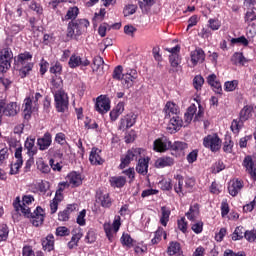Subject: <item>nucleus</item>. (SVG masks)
Segmentation results:
<instances>
[{
	"label": "nucleus",
	"mask_w": 256,
	"mask_h": 256,
	"mask_svg": "<svg viewBox=\"0 0 256 256\" xmlns=\"http://www.w3.org/2000/svg\"><path fill=\"white\" fill-rule=\"evenodd\" d=\"M153 149L157 153H165L171 149V141L165 136L158 138L153 143Z\"/></svg>",
	"instance_id": "nucleus-12"
},
{
	"label": "nucleus",
	"mask_w": 256,
	"mask_h": 256,
	"mask_svg": "<svg viewBox=\"0 0 256 256\" xmlns=\"http://www.w3.org/2000/svg\"><path fill=\"white\" fill-rule=\"evenodd\" d=\"M36 185H37L38 190L40 191V193H47V190L50 187V184H49L48 181H41Z\"/></svg>",
	"instance_id": "nucleus-62"
},
{
	"label": "nucleus",
	"mask_w": 256,
	"mask_h": 256,
	"mask_svg": "<svg viewBox=\"0 0 256 256\" xmlns=\"http://www.w3.org/2000/svg\"><path fill=\"white\" fill-rule=\"evenodd\" d=\"M208 23L212 31H219V29H221V22L219 19H209Z\"/></svg>",
	"instance_id": "nucleus-56"
},
{
	"label": "nucleus",
	"mask_w": 256,
	"mask_h": 256,
	"mask_svg": "<svg viewBox=\"0 0 256 256\" xmlns=\"http://www.w3.org/2000/svg\"><path fill=\"white\" fill-rule=\"evenodd\" d=\"M96 199H97L98 203H101V206L105 207L106 209H109V207H111V205L113 203L111 201V197H109L108 193L104 194L102 192H99L96 195Z\"/></svg>",
	"instance_id": "nucleus-24"
},
{
	"label": "nucleus",
	"mask_w": 256,
	"mask_h": 256,
	"mask_svg": "<svg viewBox=\"0 0 256 256\" xmlns=\"http://www.w3.org/2000/svg\"><path fill=\"white\" fill-rule=\"evenodd\" d=\"M89 161L91 165H103L104 160L101 158V150L99 148H92Z\"/></svg>",
	"instance_id": "nucleus-19"
},
{
	"label": "nucleus",
	"mask_w": 256,
	"mask_h": 256,
	"mask_svg": "<svg viewBox=\"0 0 256 256\" xmlns=\"http://www.w3.org/2000/svg\"><path fill=\"white\" fill-rule=\"evenodd\" d=\"M54 99L56 103V109L59 113H65L69 109V96L63 90L55 91Z\"/></svg>",
	"instance_id": "nucleus-3"
},
{
	"label": "nucleus",
	"mask_w": 256,
	"mask_h": 256,
	"mask_svg": "<svg viewBox=\"0 0 256 256\" xmlns=\"http://www.w3.org/2000/svg\"><path fill=\"white\" fill-rule=\"evenodd\" d=\"M20 108L17 102H10L5 104V102H0V119L5 115L6 117H15L19 113Z\"/></svg>",
	"instance_id": "nucleus-5"
},
{
	"label": "nucleus",
	"mask_w": 256,
	"mask_h": 256,
	"mask_svg": "<svg viewBox=\"0 0 256 256\" xmlns=\"http://www.w3.org/2000/svg\"><path fill=\"white\" fill-rule=\"evenodd\" d=\"M8 237L9 228L5 224L0 225V241H7Z\"/></svg>",
	"instance_id": "nucleus-50"
},
{
	"label": "nucleus",
	"mask_w": 256,
	"mask_h": 256,
	"mask_svg": "<svg viewBox=\"0 0 256 256\" xmlns=\"http://www.w3.org/2000/svg\"><path fill=\"white\" fill-rule=\"evenodd\" d=\"M221 138L217 134H210L204 137L203 145L206 149H210L213 153L221 149Z\"/></svg>",
	"instance_id": "nucleus-4"
},
{
	"label": "nucleus",
	"mask_w": 256,
	"mask_h": 256,
	"mask_svg": "<svg viewBox=\"0 0 256 256\" xmlns=\"http://www.w3.org/2000/svg\"><path fill=\"white\" fill-rule=\"evenodd\" d=\"M33 55L29 52H24L19 54L16 59L15 63L20 71V77H25L29 75V72L33 69Z\"/></svg>",
	"instance_id": "nucleus-1"
},
{
	"label": "nucleus",
	"mask_w": 256,
	"mask_h": 256,
	"mask_svg": "<svg viewBox=\"0 0 256 256\" xmlns=\"http://www.w3.org/2000/svg\"><path fill=\"white\" fill-rule=\"evenodd\" d=\"M133 81H135V80L132 79L127 72L125 74H123L122 83H123L124 87H126V89L133 87Z\"/></svg>",
	"instance_id": "nucleus-47"
},
{
	"label": "nucleus",
	"mask_w": 256,
	"mask_h": 256,
	"mask_svg": "<svg viewBox=\"0 0 256 256\" xmlns=\"http://www.w3.org/2000/svg\"><path fill=\"white\" fill-rule=\"evenodd\" d=\"M72 238L70 241L74 242L76 245L81 240V237H83V233L79 229L73 230L72 232Z\"/></svg>",
	"instance_id": "nucleus-60"
},
{
	"label": "nucleus",
	"mask_w": 256,
	"mask_h": 256,
	"mask_svg": "<svg viewBox=\"0 0 256 256\" xmlns=\"http://www.w3.org/2000/svg\"><path fill=\"white\" fill-rule=\"evenodd\" d=\"M29 218L34 227H39V225H43V221L45 220V211L43 208L37 207L36 210L30 214Z\"/></svg>",
	"instance_id": "nucleus-15"
},
{
	"label": "nucleus",
	"mask_w": 256,
	"mask_h": 256,
	"mask_svg": "<svg viewBox=\"0 0 256 256\" xmlns=\"http://www.w3.org/2000/svg\"><path fill=\"white\" fill-rule=\"evenodd\" d=\"M66 180L69 181L71 187H79L83 180L81 179V174L77 172H71L67 175Z\"/></svg>",
	"instance_id": "nucleus-26"
},
{
	"label": "nucleus",
	"mask_w": 256,
	"mask_h": 256,
	"mask_svg": "<svg viewBox=\"0 0 256 256\" xmlns=\"http://www.w3.org/2000/svg\"><path fill=\"white\" fill-rule=\"evenodd\" d=\"M183 127V120L181 119V117L179 116H173L168 124V131L169 133H177V131H179V129H181Z\"/></svg>",
	"instance_id": "nucleus-18"
},
{
	"label": "nucleus",
	"mask_w": 256,
	"mask_h": 256,
	"mask_svg": "<svg viewBox=\"0 0 256 256\" xmlns=\"http://www.w3.org/2000/svg\"><path fill=\"white\" fill-rule=\"evenodd\" d=\"M191 67H197L201 63H205V51L201 48H196L190 52Z\"/></svg>",
	"instance_id": "nucleus-13"
},
{
	"label": "nucleus",
	"mask_w": 256,
	"mask_h": 256,
	"mask_svg": "<svg viewBox=\"0 0 256 256\" xmlns=\"http://www.w3.org/2000/svg\"><path fill=\"white\" fill-rule=\"evenodd\" d=\"M79 35H81V30L79 29V26H77V23L75 21L69 22L67 28V37L73 39V37H79Z\"/></svg>",
	"instance_id": "nucleus-25"
},
{
	"label": "nucleus",
	"mask_w": 256,
	"mask_h": 256,
	"mask_svg": "<svg viewBox=\"0 0 256 256\" xmlns=\"http://www.w3.org/2000/svg\"><path fill=\"white\" fill-rule=\"evenodd\" d=\"M243 165L246 171H248V173L251 175L252 179L256 181V160L253 161L251 156H246L243 161Z\"/></svg>",
	"instance_id": "nucleus-16"
},
{
	"label": "nucleus",
	"mask_w": 256,
	"mask_h": 256,
	"mask_svg": "<svg viewBox=\"0 0 256 256\" xmlns=\"http://www.w3.org/2000/svg\"><path fill=\"white\" fill-rule=\"evenodd\" d=\"M95 107L98 113L105 115V113L111 110V100L109 97L101 95L96 99Z\"/></svg>",
	"instance_id": "nucleus-10"
},
{
	"label": "nucleus",
	"mask_w": 256,
	"mask_h": 256,
	"mask_svg": "<svg viewBox=\"0 0 256 256\" xmlns=\"http://www.w3.org/2000/svg\"><path fill=\"white\" fill-rule=\"evenodd\" d=\"M24 119H29L31 117V113H33V109H36L33 100H31V97L25 98L24 100Z\"/></svg>",
	"instance_id": "nucleus-29"
},
{
	"label": "nucleus",
	"mask_w": 256,
	"mask_h": 256,
	"mask_svg": "<svg viewBox=\"0 0 256 256\" xmlns=\"http://www.w3.org/2000/svg\"><path fill=\"white\" fill-rule=\"evenodd\" d=\"M77 15H79V8L77 7H71L68 9L64 19L65 21H73L75 19H77Z\"/></svg>",
	"instance_id": "nucleus-41"
},
{
	"label": "nucleus",
	"mask_w": 256,
	"mask_h": 256,
	"mask_svg": "<svg viewBox=\"0 0 256 256\" xmlns=\"http://www.w3.org/2000/svg\"><path fill=\"white\" fill-rule=\"evenodd\" d=\"M243 121H241V118H239V120H233L231 123V131H233V133H239V131H241V129H243Z\"/></svg>",
	"instance_id": "nucleus-46"
},
{
	"label": "nucleus",
	"mask_w": 256,
	"mask_h": 256,
	"mask_svg": "<svg viewBox=\"0 0 256 256\" xmlns=\"http://www.w3.org/2000/svg\"><path fill=\"white\" fill-rule=\"evenodd\" d=\"M238 85H239V82H237V80L228 81V82H225L224 89L225 91H228V92L235 91Z\"/></svg>",
	"instance_id": "nucleus-51"
},
{
	"label": "nucleus",
	"mask_w": 256,
	"mask_h": 256,
	"mask_svg": "<svg viewBox=\"0 0 256 256\" xmlns=\"http://www.w3.org/2000/svg\"><path fill=\"white\" fill-rule=\"evenodd\" d=\"M231 61L232 63H234V65H245V63H247V59L245 58V56H243V53L241 52L234 53Z\"/></svg>",
	"instance_id": "nucleus-40"
},
{
	"label": "nucleus",
	"mask_w": 256,
	"mask_h": 256,
	"mask_svg": "<svg viewBox=\"0 0 256 256\" xmlns=\"http://www.w3.org/2000/svg\"><path fill=\"white\" fill-rule=\"evenodd\" d=\"M169 63L171 65L169 73H179L181 71V56L179 54H171L169 56Z\"/></svg>",
	"instance_id": "nucleus-17"
},
{
	"label": "nucleus",
	"mask_w": 256,
	"mask_h": 256,
	"mask_svg": "<svg viewBox=\"0 0 256 256\" xmlns=\"http://www.w3.org/2000/svg\"><path fill=\"white\" fill-rule=\"evenodd\" d=\"M253 117V106L246 105L240 111L239 119L245 123V121H249Z\"/></svg>",
	"instance_id": "nucleus-33"
},
{
	"label": "nucleus",
	"mask_w": 256,
	"mask_h": 256,
	"mask_svg": "<svg viewBox=\"0 0 256 256\" xmlns=\"http://www.w3.org/2000/svg\"><path fill=\"white\" fill-rule=\"evenodd\" d=\"M111 187H125V184L127 183V179L124 176H113L109 179Z\"/></svg>",
	"instance_id": "nucleus-35"
},
{
	"label": "nucleus",
	"mask_w": 256,
	"mask_h": 256,
	"mask_svg": "<svg viewBox=\"0 0 256 256\" xmlns=\"http://www.w3.org/2000/svg\"><path fill=\"white\" fill-rule=\"evenodd\" d=\"M186 217L189 221H197V219H199V204L190 206L189 211L186 213Z\"/></svg>",
	"instance_id": "nucleus-34"
},
{
	"label": "nucleus",
	"mask_w": 256,
	"mask_h": 256,
	"mask_svg": "<svg viewBox=\"0 0 256 256\" xmlns=\"http://www.w3.org/2000/svg\"><path fill=\"white\" fill-rule=\"evenodd\" d=\"M207 83L212 86L215 93H221V91H222L221 82L217 81V75L210 74L207 77Z\"/></svg>",
	"instance_id": "nucleus-31"
},
{
	"label": "nucleus",
	"mask_w": 256,
	"mask_h": 256,
	"mask_svg": "<svg viewBox=\"0 0 256 256\" xmlns=\"http://www.w3.org/2000/svg\"><path fill=\"white\" fill-rule=\"evenodd\" d=\"M244 237L249 243L256 242V230L246 231Z\"/></svg>",
	"instance_id": "nucleus-58"
},
{
	"label": "nucleus",
	"mask_w": 256,
	"mask_h": 256,
	"mask_svg": "<svg viewBox=\"0 0 256 256\" xmlns=\"http://www.w3.org/2000/svg\"><path fill=\"white\" fill-rule=\"evenodd\" d=\"M113 78L118 81L123 79V66H117L113 71Z\"/></svg>",
	"instance_id": "nucleus-61"
},
{
	"label": "nucleus",
	"mask_w": 256,
	"mask_h": 256,
	"mask_svg": "<svg viewBox=\"0 0 256 256\" xmlns=\"http://www.w3.org/2000/svg\"><path fill=\"white\" fill-rule=\"evenodd\" d=\"M135 123H137V115L130 112L120 119L119 129L120 131H126V129H131Z\"/></svg>",
	"instance_id": "nucleus-11"
},
{
	"label": "nucleus",
	"mask_w": 256,
	"mask_h": 256,
	"mask_svg": "<svg viewBox=\"0 0 256 256\" xmlns=\"http://www.w3.org/2000/svg\"><path fill=\"white\" fill-rule=\"evenodd\" d=\"M243 235H245V233L243 232V227H237L235 229L234 233L232 234V240L239 241V240H241Z\"/></svg>",
	"instance_id": "nucleus-55"
},
{
	"label": "nucleus",
	"mask_w": 256,
	"mask_h": 256,
	"mask_svg": "<svg viewBox=\"0 0 256 256\" xmlns=\"http://www.w3.org/2000/svg\"><path fill=\"white\" fill-rule=\"evenodd\" d=\"M221 215L222 217L229 215V203H227V200H223L221 203Z\"/></svg>",
	"instance_id": "nucleus-64"
},
{
	"label": "nucleus",
	"mask_w": 256,
	"mask_h": 256,
	"mask_svg": "<svg viewBox=\"0 0 256 256\" xmlns=\"http://www.w3.org/2000/svg\"><path fill=\"white\" fill-rule=\"evenodd\" d=\"M203 83H205V79L201 75H197L193 79V86L196 91H201L203 87Z\"/></svg>",
	"instance_id": "nucleus-43"
},
{
	"label": "nucleus",
	"mask_w": 256,
	"mask_h": 256,
	"mask_svg": "<svg viewBox=\"0 0 256 256\" xmlns=\"http://www.w3.org/2000/svg\"><path fill=\"white\" fill-rule=\"evenodd\" d=\"M171 216V210L169 208L163 206L161 208V218L160 223L163 227H167V223H169V217Z\"/></svg>",
	"instance_id": "nucleus-38"
},
{
	"label": "nucleus",
	"mask_w": 256,
	"mask_h": 256,
	"mask_svg": "<svg viewBox=\"0 0 256 256\" xmlns=\"http://www.w3.org/2000/svg\"><path fill=\"white\" fill-rule=\"evenodd\" d=\"M143 150L141 148H132L127 151L125 157L121 158L120 169H125L131 161H135L141 157Z\"/></svg>",
	"instance_id": "nucleus-7"
},
{
	"label": "nucleus",
	"mask_w": 256,
	"mask_h": 256,
	"mask_svg": "<svg viewBox=\"0 0 256 256\" xmlns=\"http://www.w3.org/2000/svg\"><path fill=\"white\" fill-rule=\"evenodd\" d=\"M168 254L183 256V252L181 251V244L178 242H171L168 247Z\"/></svg>",
	"instance_id": "nucleus-37"
},
{
	"label": "nucleus",
	"mask_w": 256,
	"mask_h": 256,
	"mask_svg": "<svg viewBox=\"0 0 256 256\" xmlns=\"http://www.w3.org/2000/svg\"><path fill=\"white\" fill-rule=\"evenodd\" d=\"M51 134L50 133H45L42 138H39L37 140V145L40 149V151H46V149H49L51 147Z\"/></svg>",
	"instance_id": "nucleus-21"
},
{
	"label": "nucleus",
	"mask_w": 256,
	"mask_h": 256,
	"mask_svg": "<svg viewBox=\"0 0 256 256\" xmlns=\"http://www.w3.org/2000/svg\"><path fill=\"white\" fill-rule=\"evenodd\" d=\"M136 11H137V6L133 5V4H129V5L125 6V8L123 10V14L125 17H129V15L135 14Z\"/></svg>",
	"instance_id": "nucleus-52"
},
{
	"label": "nucleus",
	"mask_w": 256,
	"mask_h": 256,
	"mask_svg": "<svg viewBox=\"0 0 256 256\" xmlns=\"http://www.w3.org/2000/svg\"><path fill=\"white\" fill-rule=\"evenodd\" d=\"M78 26V29L83 33L87 27H89V21L87 19H80L78 21H74Z\"/></svg>",
	"instance_id": "nucleus-57"
},
{
	"label": "nucleus",
	"mask_w": 256,
	"mask_h": 256,
	"mask_svg": "<svg viewBox=\"0 0 256 256\" xmlns=\"http://www.w3.org/2000/svg\"><path fill=\"white\" fill-rule=\"evenodd\" d=\"M13 205L16 211H20V213H23V215H25V217H31V209L29 208V205L21 203V201H19V198H16Z\"/></svg>",
	"instance_id": "nucleus-22"
},
{
	"label": "nucleus",
	"mask_w": 256,
	"mask_h": 256,
	"mask_svg": "<svg viewBox=\"0 0 256 256\" xmlns=\"http://www.w3.org/2000/svg\"><path fill=\"white\" fill-rule=\"evenodd\" d=\"M195 113H197V106L195 104H191L187 109L186 113L184 114V121L186 125H189V123L193 121Z\"/></svg>",
	"instance_id": "nucleus-36"
},
{
	"label": "nucleus",
	"mask_w": 256,
	"mask_h": 256,
	"mask_svg": "<svg viewBox=\"0 0 256 256\" xmlns=\"http://www.w3.org/2000/svg\"><path fill=\"white\" fill-rule=\"evenodd\" d=\"M230 43H232V45L240 44V45H244V47H247V45H249V40H247L245 36H241L238 38H232L230 40Z\"/></svg>",
	"instance_id": "nucleus-48"
},
{
	"label": "nucleus",
	"mask_w": 256,
	"mask_h": 256,
	"mask_svg": "<svg viewBox=\"0 0 256 256\" xmlns=\"http://www.w3.org/2000/svg\"><path fill=\"white\" fill-rule=\"evenodd\" d=\"M120 241L125 247H133V238L129 234L122 235Z\"/></svg>",
	"instance_id": "nucleus-49"
},
{
	"label": "nucleus",
	"mask_w": 256,
	"mask_h": 256,
	"mask_svg": "<svg viewBox=\"0 0 256 256\" xmlns=\"http://www.w3.org/2000/svg\"><path fill=\"white\" fill-rule=\"evenodd\" d=\"M120 228H121V216H115L112 224L107 222L104 223L103 229L110 243H113L115 241V237H117V233H119Z\"/></svg>",
	"instance_id": "nucleus-2"
},
{
	"label": "nucleus",
	"mask_w": 256,
	"mask_h": 256,
	"mask_svg": "<svg viewBox=\"0 0 256 256\" xmlns=\"http://www.w3.org/2000/svg\"><path fill=\"white\" fill-rule=\"evenodd\" d=\"M136 171L140 175H146L149 171V158H143L138 160Z\"/></svg>",
	"instance_id": "nucleus-27"
},
{
	"label": "nucleus",
	"mask_w": 256,
	"mask_h": 256,
	"mask_svg": "<svg viewBox=\"0 0 256 256\" xmlns=\"http://www.w3.org/2000/svg\"><path fill=\"white\" fill-rule=\"evenodd\" d=\"M105 63V61H103V58L101 56H96L93 59V64H92V69L93 71H97L99 70V68Z\"/></svg>",
	"instance_id": "nucleus-53"
},
{
	"label": "nucleus",
	"mask_w": 256,
	"mask_h": 256,
	"mask_svg": "<svg viewBox=\"0 0 256 256\" xmlns=\"http://www.w3.org/2000/svg\"><path fill=\"white\" fill-rule=\"evenodd\" d=\"M164 112L166 117H171L173 115L177 116L179 113V106H177V104L174 102H167L164 107Z\"/></svg>",
	"instance_id": "nucleus-28"
},
{
	"label": "nucleus",
	"mask_w": 256,
	"mask_h": 256,
	"mask_svg": "<svg viewBox=\"0 0 256 256\" xmlns=\"http://www.w3.org/2000/svg\"><path fill=\"white\" fill-rule=\"evenodd\" d=\"M172 165H175V159L169 156L160 157L155 162V167H157V169L172 167Z\"/></svg>",
	"instance_id": "nucleus-20"
},
{
	"label": "nucleus",
	"mask_w": 256,
	"mask_h": 256,
	"mask_svg": "<svg viewBox=\"0 0 256 256\" xmlns=\"http://www.w3.org/2000/svg\"><path fill=\"white\" fill-rule=\"evenodd\" d=\"M189 145L185 142L176 141L173 144H171L170 149H173V151H185V149H188Z\"/></svg>",
	"instance_id": "nucleus-45"
},
{
	"label": "nucleus",
	"mask_w": 256,
	"mask_h": 256,
	"mask_svg": "<svg viewBox=\"0 0 256 256\" xmlns=\"http://www.w3.org/2000/svg\"><path fill=\"white\" fill-rule=\"evenodd\" d=\"M70 231L65 226H60L56 229V235L58 237H67L69 235Z\"/></svg>",
	"instance_id": "nucleus-63"
},
{
	"label": "nucleus",
	"mask_w": 256,
	"mask_h": 256,
	"mask_svg": "<svg viewBox=\"0 0 256 256\" xmlns=\"http://www.w3.org/2000/svg\"><path fill=\"white\" fill-rule=\"evenodd\" d=\"M174 179H176V181H178V186L174 187L175 192L178 195H184L183 193V177L179 174H177L176 176H174Z\"/></svg>",
	"instance_id": "nucleus-44"
},
{
	"label": "nucleus",
	"mask_w": 256,
	"mask_h": 256,
	"mask_svg": "<svg viewBox=\"0 0 256 256\" xmlns=\"http://www.w3.org/2000/svg\"><path fill=\"white\" fill-rule=\"evenodd\" d=\"M244 19H245V23H247L248 25H251L253 21H256L255 11L254 10L247 11Z\"/></svg>",
	"instance_id": "nucleus-54"
},
{
	"label": "nucleus",
	"mask_w": 256,
	"mask_h": 256,
	"mask_svg": "<svg viewBox=\"0 0 256 256\" xmlns=\"http://www.w3.org/2000/svg\"><path fill=\"white\" fill-rule=\"evenodd\" d=\"M245 187L243 180L234 178L228 183V193L231 197H237Z\"/></svg>",
	"instance_id": "nucleus-9"
},
{
	"label": "nucleus",
	"mask_w": 256,
	"mask_h": 256,
	"mask_svg": "<svg viewBox=\"0 0 256 256\" xmlns=\"http://www.w3.org/2000/svg\"><path fill=\"white\" fill-rule=\"evenodd\" d=\"M90 63L91 62L87 58L83 59L81 56L73 54L70 56L68 65L71 69H75L77 67H88Z\"/></svg>",
	"instance_id": "nucleus-14"
},
{
	"label": "nucleus",
	"mask_w": 256,
	"mask_h": 256,
	"mask_svg": "<svg viewBox=\"0 0 256 256\" xmlns=\"http://www.w3.org/2000/svg\"><path fill=\"white\" fill-rule=\"evenodd\" d=\"M158 185L162 191H171V189H173V182L171 178H162Z\"/></svg>",
	"instance_id": "nucleus-39"
},
{
	"label": "nucleus",
	"mask_w": 256,
	"mask_h": 256,
	"mask_svg": "<svg viewBox=\"0 0 256 256\" xmlns=\"http://www.w3.org/2000/svg\"><path fill=\"white\" fill-rule=\"evenodd\" d=\"M14 157L16 161L13 164H11V175H17V173H19V169L23 167V147L19 146L18 148H16Z\"/></svg>",
	"instance_id": "nucleus-8"
},
{
	"label": "nucleus",
	"mask_w": 256,
	"mask_h": 256,
	"mask_svg": "<svg viewBox=\"0 0 256 256\" xmlns=\"http://www.w3.org/2000/svg\"><path fill=\"white\" fill-rule=\"evenodd\" d=\"M13 59V52L11 49L6 48L0 51V71L6 73L11 67V60Z\"/></svg>",
	"instance_id": "nucleus-6"
},
{
	"label": "nucleus",
	"mask_w": 256,
	"mask_h": 256,
	"mask_svg": "<svg viewBox=\"0 0 256 256\" xmlns=\"http://www.w3.org/2000/svg\"><path fill=\"white\" fill-rule=\"evenodd\" d=\"M123 111H125V103L119 102L116 107L110 111L111 121H117L119 116L123 115Z\"/></svg>",
	"instance_id": "nucleus-23"
},
{
	"label": "nucleus",
	"mask_w": 256,
	"mask_h": 256,
	"mask_svg": "<svg viewBox=\"0 0 256 256\" xmlns=\"http://www.w3.org/2000/svg\"><path fill=\"white\" fill-rule=\"evenodd\" d=\"M191 229L193 232L196 233V235H199V233H203V221H197L194 224H192Z\"/></svg>",
	"instance_id": "nucleus-59"
},
{
	"label": "nucleus",
	"mask_w": 256,
	"mask_h": 256,
	"mask_svg": "<svg viewBox=\"0 0 256 256\" xmlns=\"http://www.w3.org/2000/svg\"><path fill=\"white\" fill-rule=\"evenodd\" d=\"M42 247L44 251H53L55 247V237L53 236V234L48 235L42 240Z\"/></svg>",
	"instance_id": "nucleus-30"
},
{
	"label": "nucleus",
	"mask_w": 256,
	"mask_h": 256,
	"mask_svg": "<svg viewBox=\"0 0 256 256\" xmlns=\"http://www.w3.org/2000/svg\"><path fill=\"white\" fill-rule=\"evenodd\" d=\"M163 235L164 239H167V234L165 233V231H163V228L158 229L151 240L152 245H157V243L161 241V237H163Z\"/></svg>",
	"instance_id": "nucleus-42"
},
{
	"label": "nucleus",
	"mask_w": 256,
	"mask_h": 256,
	"mask_svg": "<svg viewBox=\"0 0 256 256\" xmlns=\"http://www.w3.org/2000/svg\"><path fill=\"white\" fill-rule=\"evenodd\" d=\"M24 147L27 149L29 157H33V155L37 154V146H35L34 138H27Z\"/></svg>",
	"instance_id": "nucleus-32"
}]
</instances>
